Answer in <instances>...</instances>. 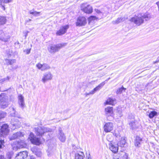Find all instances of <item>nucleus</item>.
<instances>
[{"label":"nucleus","instance_id":"nucleus-49","mask_svg":"<svg viewBox=\"0 0 159 159\" xmlns=\"http://www.w3.org/2000/svg\"><path fill=\"white\" fill-rule=\"evenodd\" d=\"M87 159H92L91 157H90V154L89 153L88 156H87Z\"/></svg>","mask_w":159,"mask_h":159},{"label":"nucleus","instance_id":"nucleus-56","mask_svg":"<svg viewBox=\"0 0 159 159\" xmlns=\"http://www.w3.org/2000/svg\"><path fill=\"white\" fill-rule=\"evenodd\" d=\"M2 0H0V2Z\"/></svg>","mask_w":159,"mask_h":159},{"label":"nucleus","instance_id":"nucleus-44","mask_svg":"<svg viewBox=\"0 0 159 159\" xmlns=\"http://www.w3.org/2000/svg\"><path fill=\"white\" fill-rule=\"evenodd\" d=\"M43 64L40 63H38L36 65L37 67L39 69H42V68Z\"/></svg>","mask_w":159,"mask_h":159},{"label":"nucleus","instance_id":"nucleus-51","mask_svg":"<svg viewBox=\"0 0 159 159\" xmlns=\"http://www.w3.org/2000/svg\"><path fill=\"white\" fill-rule=\"evenodd\" d=\"M156 4L157 5L158 8V10L159 11V1L157 2L156 3Z\"/></svg>","mask_w":159,"mask_h":159},{"label":"nucleus","instance_id":"nucleus-22","mask_svg":"<svg viewBox=\"0 0 159 159\" xmlns=\"http://www.w3.org/2000/svg\"><path fill=\"white\" fill-rule=\"evenodd\" d=\"M11 123L13 126L15 127V128L18 127L20 125V122L18 120L15 118L11 119Z\"/></svg>","mask_w":159,"mask_h":159},{"label":"nucleus","instance_id":"nucleus-35","mask_svg":"<svg viewBox=\"0 0 159 159\" xmlns=\"http://www.w3.org/2000/svg\"><path fill=\"white\" fill-rule=\"evenodd\" d=\"M6 21V18L4 16L0 17V25L5 24Z\"/></svg>","mask_w":159,"mask_h":159},{"label":"nucleus","instance_id":"nucleus-14","mask_svg":"<svg viewBox=\"0 0 159 159\" xmlns=\"http://www.w3.org/2000/svg\"><path fill=\"white\" fill-rule=\"evenodd\" d=\"M113 108L112 107H108L105 109V114L106 116H113L114 114L113 113Z\"/></svg>","mask_w":159,"mask_h":159},{"label":"nucleus","instance_id":"nucleus-46","mask_svg":"<svg viewBox=\"0 0 159 159\" xmlns=\"http://www.w3.org/2000/svg\"><path fill=\"white\" fill-rule=\"evenodd\" d=\"M9 77L7 76V78H4L2 79V81H4L6 80H9Z\"/></svg>","mask_w":159,"mask_h":159},{"label":"nucleus","instance_id":"nucleus-3","mask_svg":"<svg viewBox=\"0 0 159 159\" xmlns=\"http://www.w3.org/2000/svg\"><path fill=\"white\" fill-rule=\"evenodd\" d=\"M34 131L36 135L39 137H41L46 132H51V129L44 127L38 126L34 129Z\"/></svg>","mask_w":159,"mask_h":159},{"label":"nucleus","instance_id":"nucleus-37","mask_svg":"<svg viewBox=\"0 0 159 159\" xmlns=\"http://www.w3.org/2000/svg\"><path fill=\"white\" fill-rule=\"evenodd\" d=\"M124 20L125 18H118L116 20L113 21V22L115 24H118L119 23L124 21Z\"/></svg>","mask_w":159,"mask_h":159},{"label":"nucleus","instance_id":"nucleus-11","mask_svg":"<svg viewBox=\"0 0 159 159\" xmlns=\"http://www.w3.org/2000/svg\"><path fill=\"white\" fill-rule=\"evenodd\" d=\"M10 36L7 33H4L0 30V40L4 42H7L10 39Z\"/></svg>","mask_w":159,"mask_h":159},{"label":"nucleus","instance_id":"nucleus-39","mask_svg":"<svg viewBox=\"0 0 159 159\" xmlns=\"http://www.w3.org/2000/svg\"><path fill=\"white\" fill-rule=\"evenodd\" d=\"M7 115L6 112L0 111V120L3 118H4Z\"/></svg>","mask_w":159,"mask_h":159},{"label":"nucleus","instance_id":"nucleus-27","mask_svg":"<svg viewBox=\"0 0 159 159\" xmlns=\"http://www.w3.org/2000/svg\"><path fill=\"white\" fill-rule=\"evenodd\" d=\"M29 13L30 14H32L35 16H40V12H37L36 11H35L33 9L29 11Z\"/></svg>","mask_w":159,"mask_h":159},{"label":"nucleus","instance_id":"nucleus-9","mask_svg":"<svg viewBox=\"0 0 159 159\" xmlns=\"http://www.w3.org/2000/svg\"><path fill=\"white\" fill-rule=\"evenodd\" d=\"M113 124L112 122L106 123L103 127L104 131L106 133L110 132L113 129Z\"/></svg>","mask_w":159,"mask_h":159},{"label":"nucleus","instance_id":"nucleus-36","mask_svg":"<svg viewBox=\"0 0 159 159\" xmlns=\"http://www.w3.org/2000/svg\"><path fill=\"white\" fill-rule=\"evenodd\" d=\"M13 155V152L12 151L7 152L6 154V156L8 159H11Z\"/></svg>","mask_w":159,"mask_h":159},{"label":"nucleus","instance_id":"nucleus-4","mask_svg":"<svg viewBox=\"0 0 159 159\" xmlns=\"http://www.w3.org/2000/svg\"><path fill=\"white\" fill-rule=\"evenodd\" d=\"M9 131L8 125L4 124L1 126L0 129V135L1 136L4 137L8 134Z\"/></svg>","mask_w":159,"mask_h":159},{"label":"nucleus","instance_id":"nucleus-25","mask_svg":"<svg viewBox=\"0 0 159 159\" xmlns=\"http://www.w3.org/2000/svg\"><path fill=\"white\" fill-rule=\"evenodd\" d=\"M84 153L83 152H80L79 153H75V159H84Z\"/></svg>","mask_w":159,"mask_h":159},{"label":"nucleus","instance_id":"nucleus-50","mask_svg":"<svg viewBox=\"0 0 159 159\" xmlns=\"http://www.w3.org/2000/svg\"><path fill=\"white\" fill-rule=\"evenodd\" d=\"M0 159H5L4 157V156L3 155H0Z\"/></svg>","mask_w":159,"mask_h":159},{"label":"nucleus","instance_id":"nucleus-30","mask_svg":"<svg viewBox=\"0 0 159 159\" xmlns=\"http://www.w3.org/2000/svg\"><path fill=\"white\" fill-rule=\"evenodd\" d=\"M12 111L10 115L11 116L14 117H18V113L16 111L14 107L11 108Z\"/></svg>","mask_w":159,"mask_h":159},{"label":"nucleus","instance_id":"nucleus-23","mask_svg":"<svg viewBox=\"0 0 159 159\" xmlns=\"http://www.w3.org/2000/svg\"><path fill=\"white\" fill-rule=\"evenodd\" d=\"M18 99L19 105L22 109L24 108L25 107V103L23 96L21 95H19L18 96Z\"/></svg>","mask_w":159,"mask_h":159},{"label":"nucleus","instance_id":"nucleus-31","mask_svg":"<svg viewBox=\"0 0 159 159\" xmlns=\"http://www.w3.org/2000/svg\"><path fill=\"white\" fill-rule=\"evenodd\" d=\"M126 89L124 88L123 86H122L121 88H119L117 89L116 93L117 94H121L123 91H125Z\"/></svg>","mask_w":159,"mask_h":159},{"label":"nucleus","instance_id":"nucleus-41","mask_svg":"<svg viewBox=\"0 0 159 159\" xmlns=\"http://www.w3.org/2000/svg\"><path fill=\"white\" fill-rule=\"evenodd\" d=\"M4 143V139H2L0 138V149L3 148L4 146L3 145Z\"/></svg>","mask_w":159,"mask_h":159},{"label":"nucleus","instance_id":"nucleus-10","mask_svg":"<svg viewBox=\"0 0 159 159\" xmlns=\"http://www.w3.org/2000/svg\"><path fill=\"white\" fill-rule=\"evenodd\" d=\"M68 25H66L60 28V29L56 33L57 35L61 36L64 34L67 31V30L69 28Z\"/></svg>","mask_w":159,"mask_h":159},{"label":"nucleus","instance_id":"nucleus-7","mask_svg":"<svg viewBox=\"0 0 159 159\" xmlns=\"http://www.w3.org/2000/svg\"><path fill=\"white\" fill-rule=\"evenodd\" d=\"M1 107L3 109H5L7 107L9 104V99L8 97L5 96L2 98L0 99Z\"/></svg>","mask_w":159,"mask_h":159},{"label":"nucleus","instance_id":"nucleus-33","mask_svg":"<svg viewBox=\"0 0 159 159\" xmlns=\"http://www.w3.org/2000/svg\"><path fill=\"white\" fill-rule=\"evenodd\" d=\"M33 150V152H34V153L37 156L40 157L41 156V152L39 150L35 148Z\"/></svg>","mask_w":159,"mask_h":159},{"label":"nucleus","instance_id":"nucleus-19","mask_svg":"<svg viewBox=\"0 0 159 159\" xmlns=\"http://www.w3.org/2000/svg\"><path fill=\"white\" fill-rule=\"evenodd\" d=\"M143 143L142 139L139 136H136L134 141V145L136 147H140L141 144Z\"/></svg>","mask_w":159,"mask_h":159},{"label":"nucleus","instance_id":"nucleus-8","mask_svg":"<svg viewBox=\"0 0 159 159\" xmlns=\"http://www.w3.org/2000/svg\"><path fill=\"white\" fill-rule=\"evenodd\" d=\"M87 23L85 18L84 16H80L76 22V25L77 26H84Z\"/></svg>","mask_w":159,"mask_h":159},{"label":"nucleus","instance_id":"nucleus-5","mask_svg":"<svg viewBox=\"0 0 159 159\" xmlns=\"http://www.w3.org/2000/svg\"><path fill=\"white\" fill-rule=\"evenodd\" d=\"M81 10L87 14H91L93 12L92 7L86 3H82L81 6Z\"/></svg>","mask_w":159,"mask_h":159},{"label":"nucleus","instance_id":"nucleus-21","mask_svg":"<svg viewBox=\"0 0 159 159\" xmlns=\"http://www.w3.org/2000/svg\"><path fill=\"white\" fill-rule=\"evenodd\" d=\"M135 120H134V117L131 120H128L129 125L130 129L132 130L136 129L137 127L135 123Z\"/></svg>","mask_w":159,"mask_h":159},{"label":"nucleus","instance_id":"nucleus-42","mask_svg":"<svg viewBox=\"0 0 159 159\" xmlns=\"http://www.w3.org/2000/svg\"><path fill=\"white\" fill-rule=\"evenodd\" d=\"M97 19V17L96 16H90L89 19V22L91 21L92 20H96Z\"/></svg>","mask_w":159,"mask_h":159},{"label":"nucleus","instance_id":"nucleus-34","mask_svg":"<svg viewBox=\"0 0 159 159\" xmlns=\"http://www.w3.org/2000/svg\"><path fill=\"white\" fill-rule=\"evenodd\" d=\"M50 68V66L47 64L43 63V64L42 68L41 69L42 70H44L49 69Z\"/></svg>","mask_w":159,"mask_h":159},{"label":"nucleus","instance_id":"nucleus-2","mask_svg":"<svg viewBox=\"0 0 159 159\" xmlns=\"http://www.w3.org/2000/svg\"><path fill=\"white\" fill-rule=\"evenodd\" d=\"M67 45L66 43H62L57 44L51 45L48 48V50L51 53L54 54L59 51L63 47Z\"/></svg>","mask_w":159,"mask_h":159},{"label":"nucleus","instance_id":"nucleus-17","mask_svg":"<svg viewBox=\"0 0 159 159\" xmlns=\"http://www.w3.org/2000/svg\"><path fill=\"white\" fill-rule=\"evenodd\" d=\"M58 137L59 139L62 142H65L66 140V137L62 132V129L61 128H59L58 130Z\"/></svg>","mask_w":159,"mask_h":159},{"label":"nucleus","instance_id":"nucleus-54","mask_svg":"<svg viewBox=\"0 0 159 159\" xmlns=\"http://www.w3.org/2000/svg\"><path fill=\"white\" fill-rule=\"evenodd\" d=\"M30 159H35V158L33 156H31L30 157Z\"/></svg>","mask_w":159,"mask_h":159},{"label":"nucleus","instance_id":"nucleus-55","mask_svg":"<svg viewBox=\"0 0 159 159\" xmlns=\"http://www.w3.org/2000/svg\"><path fill=\"white\" fill-rule=\"evenodd\" d=\"M29 21H31V19H29Z\"/></svg>","mask_w":159,"mask_h":159},{"label":"nucleus","instance_id":"nucleus-18","mask_svg":"<svg viewBox=\"0 0 159 159\" xmlns=\"http://www.w3.org/2000/svg\"><path fill=\"white\" fill-rule=\"evenodd\" d=\"M5 61L7 65H11V67L12 69H16L18 67L17 66H16L15 67H13V64L16 63V60L15 59H5Z\"/></svg>","mask_w":159,"mask_h":159},{"label":"nucleus","instance_id":"nucleus-24","mask_svg":"<svg viewBox=\"0 0 159 159\" xmlns=\"http://www.w3.org/2000/svg\"><path fill=\"white\" fill-rule=\"evenodd\" d=\"M26 146V144L25 141L23 140H20V141L17 142L16 147L18 148H20L25 147Z\"/></svg>","mask_w":159,"mask_h":159},{"label":"nucleus","instance_id":"nucleus-47","mask_svg":"<svg viewBox=\"0 0 159 159\" xmlns=\"http://www.w3.org/2000/svg\"><path fill=\"white\" fill-rule=\"evenodd\" d=\"M90 92L91 94H94L96 92L95 91V90H94V89H93Z\"/></svg>","mask_w":159,"mask_h":159},{"label":"nucleus","instance_id":"nucleus-38","mask_svg":"<svg viewBox=\"0 0 159 159\" xmlns=\"http://www.w3.org/2000/svg\"><path fill=\"white\" fill-rule=\"evenodd\" d=\"M106 103L107 104L113 105L114 104V100L112 98H109L106 101Z\"/></svg>","mask_w":159,"mask_h":159},{"label":"nucleus","instance_id":"nucleus-1","mask_svg":"<svg viewBox=\"0 0 159 159\" xmlns=\"http://www.w3.org/2000/svg\"><path fill=\"white\" fill-rule=\"evenodd\" d=\"M150 18V17L149 15L147 14H145L141 16H135L131 18L130 20L134 23L137 25L139 26L143 23L144 19H145L146 21H147Z\"/></svg>","mask_w":159,"mask_h":159},{"label":"nucleus","instance_id":"nucleus-32","mask_svg":"<svg viewBox=\"0 0 159 159\" xmlns=\"http://www.w3.org/2000/svg\"><path fill=\"white\" fill-rule=\"evenodd\" d=\"M107 139L109 143H113V137L111 134H109L107 136Z\"/></svg>","mask_w":159,"mask_h":159},{"label":"nucleus","instance_id":"nucleus-45","mask_svg":"<svg viewBox=\"0 0 159 159\" xmlns=\"http://www.w3.org/2000/svg\"><path fill=\"white\" fill-rule=\"evenodd\" d=\"M30 50L31 49H27L24 50V52H25L27 54H28L30 53Z\"/></svg>","mask_w":159,"mask_h":159},{"label":"nucleus","instance_id":"nucleus-48","mask_svg":"<svg viewBox=\"0 0 159 159\" xmlns=\"http://www.w3.org/2000/svg\"><path fill=\"white\" fill-rule=\"evenodd\" d=\"M118 112L119 113V116L120 117H121L122 116V111H120V110H118Z\"/></svg>","mask_w":159,"mask_h":159},{"label":"nucleus","instance_id":"nucleus-52","mask_svg":"<svg viewBox=\"0 0 159 159\" xmlns=\"http://www.w3.org/2000/svg\"><path fill=\"white\" fill-rule=\"evenodd\" d=\"M90 94H91L90 93V92H89V93H85V95H86V96H87V95H89Z\"/></svg>","mask_w":159,"mask_h":159},{"label":"nucleus","instance_id":"nucleus-13","mask_svg":"<svg viewBox=\"0 0 159 159\" xmlns=\"http://www.w3.org/2000/svg\"><path fill=\"white\" fill-rule=\"evenodd\" d=\"M107 7L105 6L103 7V8H101V9H94V11L97 13V14L101 16L102 17L104 14H106L107 13Z\"/></svg>","mask_w":159,"mask_h":159},{"label":"nucleus","instance_id":"nucleus-40","mask_svg":"<svg viewBox=\"0 0 159 159\" xmlns=\"http://www.w3.org/2000/svg\"><path fill=\"white\" fill-rule=\"evenodd\" d=\"M113 134L114 136H115L116 138L119 139L120 137V135L118 131H115L113 133Z\"/></svg>","mask_w":159,"mask_h":159},{"label":"nucleus","instance_id":"nucleus-53","mask_svg":"<svg viewBox=\"0 0 159 159\" xmlns=\"http://www.w3.org/2000/svg\"><path fill=\"white\" fill-rule=\"evenodd\" d=\"M110 79V78H108L107 79V80H105V82H107Z\"/></svg>","mask_w":159,"mask_h":159},{"label":"nucleus","instance_id":"nucleus-12","mask_svg":"<svg viewBox=\"0 0 159 159\" xmlns=\"http://www.w3.org/2000/svg\"><path fill=\"white\" fill-rule=\"evenodd\" d=\"M108 145L110 149L114 153H116L118 150V146L117 143H109Z\"/></svg>","mask_w":159,"mask_h":159},{"label":"nucleus","instance_id":"nucleus-15","mask_svg":"<svg viewBox=\"0 0 159 159\" xmlns=\"http://www.w3.org/2000/svg\"><path fill=\"white\" fill-rule=\"evenodd\" d=\"M52 77V75L50 72H46L43 74L42 81L43 83H45L46 81L51 80Z\"/></svg>","mask_w":159,"mask_h":159},{"label":"nucleus","instance_id":"nucleus-16","mask_svg":"<svg viewBox=\"0 0 159 159\" xmlns=\"http://www.w3.org/2000/svg\"><path fill=\"white\" fill-rule=\"evenodd\" d=\"M28 156V152L26 151L20 152L17 154L15 159H24Z\"/></svg>","mask_w":159,"mask_h":159},{"label":"nucleus","instance_id":"nucleus-29","mask_svg":"<svg viewBox=\"0 0 159 159\" xmlns=\"http://www.w3.org/2000/svg\"><path fill=\"white\" fill-rule=\"evenodd\" d=\"M105 81L102 82L99 84L97 86L94 88V90H95L96 92L99 90L105 85Z\"/></svg>","mask_w":159,"mask_h":159},{"label":"nucleus","instance_id":"nucleus-20","mask_svg":"<svg viewBox=\"0 0 159 159\" xmlns=\"http://www.w3.org/2000/svg\"><path fill=\"white\" fill-rule=\"evenodd\" d=\"M24 135V134L23 132L20 131L17 132L14 134L10 139L11 140L15 139L23 136Z\"/></svg>","mask_w":159,"mask_h":159},{"label":"nucleus","instance_id":"nucleus-43","mask_svg":"<svg viewBox=\"0 0 159 159\" xmlns=\"http://www.w3.org/2000/svg\"><path fill=\"white\" fill-rule=\"evenodd\" d=\"M12 0H2L0 2V4H2V3H7L11 2Z\"/></svg>","mask_w":159,"mask_h":159},{"label":"nucleus","instance_id":"nucleus-28","mask_svg":"<svg viewBox=\"0 0 159 159\" xmlns=\"http://www.w3.org/2000/svg\"><path fill=\"white\" fill-rule=\"evenodd\" d=\"M158 115V113L155 111H151L149 114L148 116L150 118L152 119L155 116Z\"/></svg>","mask_w":159,"mask_h":159},{"label":"nucleus","instance_id":"nucleus-26","mask_svg":"<svg viewBox=\"0 0 159 159\" xmlns=\"http://www.w3.org/2000/svg\"><path fill=\"white\" fill-rule=\"evenodd\" d=\"M126 143V142L125 139L124 138L121 137L120 140L118 142L117 144L118 145V146L122 147H124Z\"/></svg>","mask_w":159,"mask_h":159},{"label":"nucleus","instance_id":"nucleus-6","mask_svg":"<svg viewBox=\"0 0 159 159\" xmlns=\"http://www.w3.org/2000/svg\"><path fill=\"white\" fill-rule=\"evenodd\" d=\"M29 138L32 144L39 145L41 143L40 139L37 137L32 132L30 133L29 135Z\"/></svg>","mask_w":159,"mask_h":159}]
</instances>
